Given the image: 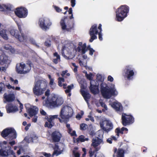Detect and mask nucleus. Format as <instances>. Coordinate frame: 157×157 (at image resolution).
<instances>
[{"label":"nucleus","instance_id":"f257e3e1","mask_svg":"<svg viewBox=\"0 0 157 157\" xmlns=\"http://www.w3.org/2000/svg\"><path fill=\"white\" fill-rule=\"evenodd\" d=\"M100 86L102 95L105 98L109 99L112 96H116L118 94L114 84L108 86L105 83L102 82Z\"/></svg>","mask_w":157,"mask_h":157},{"label":"nucleus","instance_id":"f03ea898","mask_svg":"<svg viewBox=\"0 0 157 157\" xmlns=\"http://www.w3.org/2000/svg\"><path fill=\"white\" fill-rule=\"evenodd\" d=\"M76 51L75 49L73 44L67 41L65 42L63 44L61 53L62 56L65 58L68 59H72L75 56Z\"/></svg>","mask_w":157,"mask_h":157},{"label":"nucleus","instance_id":"7ed1b4c3","mask_svg":"<svg viewBox=\"0 0 157 157\" xmlns=\"http://www.w3.org/2000/svg\"><path fill=\"white\" fill-rule=\"evenodd\" d=\"M73 113V110L71 107L68 106H63L59 115L62 119H59V121L61 123L67 122L69 118L72 116Z\"/></svg>","mask_w":157,"mask_h":157},{"label":"nucleus","instance_id":"20e7f679","mask_svg":"<svg viewBox=\"0 0 157 157\" xmlns=\"http://www.w3.org/2000/svg\"><path fill=\"white\" fill-rule=\"evenodd\" d=\"M51 96L52 97L49 98V102L47 106L51 108H56L60 106L63 103V98L61 96L55 94Z\"/></svg>","mask_w":157,"mask_h":157},{"label":"nucleus","instance_id":"39448f33","mask_svg":"<svg viewBox=\"0 0 157 157\" xmlns=\"http://www.w3.org/2000/svg\"><path fill=\"white\" fill-rule=\"evenodd\" d=\"M47 86L46 82L43 81H39L37 82L33 88L34 94L36 96H40L44 93Z\"/></svg>","mask_w":157,"mask_h":157},{"label":"nucleus","instance_id":"423d86ee","mask_svg":"<svg viewBox=\"0 0 157 157\" xmlns=\"http://www.w3.org/2000/svg\"><path fill=\"white\" fill-rule=\"evenodd\" d=\"M128 8L126 5L120 6L116 12V17L115 19L118 21H121L127 17Z\"/></svg>","mask_w":157,"mask_h":157},{"label":"nucleus","instance_id":"0eeeda50","mask_svg":"<svg viewBox=\"0 0 157 157\" xmlns=\"http://www.w3.org/2000/svg\"><path fill=\"white\" fill-rule=\"evenodd\" d=\"M7 142L4 141L3 144H0V155L2 156H6L11 155V157H16L10 147L6 144Z\"/></svg>","mask_w":157,"mask_h":157},{"label":"nucleus","instance_id":"6e6552de","mask_svg":"<svg viewBox=\"0 0 157 157\" xmlns=\"http://www.w3.org/2000/svg\"><path fill=\"white\" fill-rule=\"evenodd\" d=\"M38 24L41 29L46 31L49 29L52 25V23L48 18L41 17L39 19Z\"/></svg>","mask_w":157,"mask_h":157},{"label":"nucleus","instance_id":"1a4fd4ad","mask_svg":"<svg viewBox=\"0 0 157 157\" xmlns=\"http://www.w3.org/2000/svg\"><path fill=\"white\" fill-rule=\"evenodd\" d=\"M1 135L4 138L13 139L16 138V134L15 130L13 128H6L2 132Z\"/></svg>","mask_w":157,"mask_h":157},{"label":"nucleus","instance_id":"9d476101","mask_svg":"<svg viewBox=\"0 0 157 157\" xmlns=\"http://www.w3.org/2000/svg\"><path fill=\"white\" fill-rule=\"evenodd\" d=\"M60 25L62 29L64 31H69L73 27V24L68 22L67 17H64L61 19Z\"/></svg>","mask_w":157,"mask_h":157},{"label":"nucleus","instance_id":"9b49d317","mask_svg":"<svg viewBox=\"0 0 157 157\" xmlns=\"http://www.w3.org/2000/svg\"><path fill=\"white\" fill-rule=\"evenodd\" d=\"M15 15L19 18H24L28 14V10L25 8L21 7L16 9L14 10Z\"/></svg>","mask_w":157,"mask_h":157},{"label":"nucleus","instance_id":"f8f14e48","mask_svg":"<svg viewBox=\"0 0 157 157\" xmlns=\"http://www.w3.org/2000/svg\"><path fill=\"white\" fill-rule=\"evenodd\" d=\"M100 126L104 131L108 132L113 128V125L111 121L109 120H105L100 122Z\"/></svg>","mask_w":157,"mask_h":157},{"label":"nucleus","instance_id":"ddd939ff","mask_svg":"<svg viewBox=\"0 0 157 157\" xmlns=\"http://www.w3.org/2000/svg\"><path fill=\"white\" fill-rule=\"evenodd\" d=\"M10 33L11 35L17 38L20 41H26V39L27 38V36L21 33V35L20 36L19 32L16 29H11L10 31Z\"/></svg>","mask_w":157,"mask_h":157},{"label":"nucleus","instance_id":"4468645a","mask_svg":"<svg viewBox=\"0 0 157 157\" xmlns=\"http://www.w3.org/2000/svg\"><path fill=\"white\" fill-rule=\"evenodd\" d=\"M78 80L79 84H80L81 88V94L86 101L87 103H88V99L90 98V96L89 93L84 91V90L85 88V86L84 85L85 83L84 79H82L80 80L79 79H78Z\"/></svg>","mask_w":157,"mask_h":157},{"label":"nucleus","instance_id":"2eb2a0df","mask_svg":"<svg viewBox=\"0 0 157 157\" xmlns=\"http://www.w3.org/2000/svg\"><path fill=\"white\" fill-rule=\"evenodd\" d=\"M89 33L91 37L89 41L91 42L97 38L96 35L98 33V30L96 25H94L91 27L90 29Z\"/></svg>","mask_w":157,"mask_h":157},{"label":"nucleus","instance_id":"dca6fc26","mask_svg":"<svg viewBox=\"0 0 157 157\" xmlns=\"http://www.w3.org/2000/svg\"><path fill=\"white\" fill-rule=\"evenodd\" d=\"M103 142L102 139L99 138L98 137L93 138L92 140L91 146H93L95 149V151H98L100 147H98L101 144H103Z\"/></svg>","mask_w":157,"mask_h":157},{"label":"nucleus","instance_id":"f3484780","mask_svg":"<svg viewBox=\"0 0 157 157\" xmlns=\"http://www.w3.org/2000/svg\"><path fill=\"white\" fill-rule=\"evenodd\" d=\"M90 89L91 92L94 94L97 93L98 92V86L99 83L93 79L90 81Z\"/></svg>","mask_w":157,"mask_h":157},{"label":"nucleus","instance_id":"a211bd4d","mask_svg":"<svg viewBox=\"0 0 157 157\" xmlns=\"http://www.w3.org/2000/svg\"><path fill=\"white\" fill-rule=\"evenodd\" d=\"M109 105L117 111H120L122 109L121 104L117 101H112L111 99L109 101Z\"/></svg>","mask_w":157,"mask_h":157},{"label":"nucleus","instance_id":"6ab92c4d","mask_svg":"<svg viewBox=\"0 0 157 157\" xmlns=\"http://www.w3.org/2000/svg\"><path fill=\"white\" fill-rule=\"evenodd\" d=\"M6 110L7 113H14L18 110L17 106L12 104H10L6 107Z\"/></svg>","mask_w":157,"mask_h":157},{"label":"nucleus","instance_id":"aec40b11","mask_svg":"<svg viewBox=\"0 0 157 157\" xmlns=\"http://www.w3.org/2000/svg\"><path fill=\"white\" fill-rule=\"evenodd\" d=\"M21 67L23 69V74L28 72L31 69V65L28 63H24L22 62L21 63Z\"/></svg>","mask_w":157,"mask_h":157},{"label":"nucleus","instance_id":"412c9836","mask_svg":"<svg viewBox=\"0 0 157 157\" xmlns=\"http://www.w3.org/2000/svg\"><path fill=\"white\" fill-rule=\"evenodd\" d=\"M52 137L54 141L59 142L61 137V135L58 131H55L52 133Z\"/></svg>","mask_w":157,"mask_h":157},{"label":"nucleus","instance_id":"4be33fe9","mask_svg":"<svg viewBox=\"0 0 157 157\" xmlns=\"http://www.w3.org/2000/svg\"><path fill=\"white\" fill-rule=\"evenodd\" d=\"M54 149V151L52 156V157H53L55 155H56V156H57L58 155L61 154L63 150V148L59 147L56 144L55 145Z\"/></svg>","mask_w":157,"mask_h":157},{"label":"nucleus","instance_id":"5701e85b","mask_svg":"<svg viewBox=\"0 0 157 157\" xmlns=\"http://www.w3.org/2000/svg\"><path fill=\"white\" fill-rule=\"evenodd\" d=\"M82 43L80 42L79 43V46L78 47L77 50L79 52L81 51V53L82 54L85 53L87 51L86 49V43H84L82 45Z\"/></svg>","mask_w":157,"mask_h":157},{"label":"nucleus","instance_id":"b1692460","mask_svg":"<svg viewBox=\"0 0 157 157\" xmlns=\"http://www.w3.org/2000/svg\"><path fill=\"white\" fill-rule=\"evenodd\" d=\"M28 113L31 117L36 115L38 111V109L36 106H33L28 109Z\"/></svg>","mask_w":157,"mask_h":157},{"label":"nucleus","instance_id":"393cba45","mask_svg":"<svg viewBox=\"0 0 157 157\" xmlns=\"http://www.w3.org/2000/svg\"><path fill=\"white\" fill-rule=\"evenodd\" d=\"M3 27H0V35L5 40L8 39V38L7 34V30L3 29Z\"/></svg>","mask_w":157,"mask_h":157},{"label":"nucleus","instance_id":"a878e982","mask_svg":"<svg viewBox=\"0 0 157 157\" xmlns=\"http://www.w3.org/2000/svg\"><path fill=\"white\" fill-rule=\"evenodd\" d=\"M4 96L5 99L8 102H12L14 101L15 99L14 95L12 94L7 95L6 94H5Z\"/></svg>","mask_w":157,"mask_h":157},{"label":"nucleus","instance_id":"bb28decb","mask_svg":"<svg viewBox=\"0 0 157 157\" xmlns=\"http://www.w3.org/2000/svg\"><path fill=\"white\" fill-rule=\"evenodd\" d=\"M53 55V62L55 64H56L60 61V56L57 52H55Z\"/></svg>","mask_w":157,"mask_h":157},{"label":"nucleus","instance_id":"cd10ccee","mask_svg":"<svg viewBox=\"0 0 157 157\" xmlns=\"http://www.w3.org/2000/svg\"><path fill=\"white\" fill-rule=\"evenodd\" d=\"M127 128H125L122 127L121 129L119 128H117L116 129L115 132L117 133V135L118 137L119 136V133L123 134L124 131H127Z\"/></svg>","mask_w":157,"mask_h":157},{"label":"nucleus","instance_id":"c85d7f7f","mask_svg":"<svg viewBox=\"0 0 157 157\" xmlns=\"http://www.w3.org/2000/svg\"><path fill=\"white\" fill-rule=\"evenodd\" d=\"M128 115L125 113H123L122 115V123L124 126H126L128 124L127 120Z\"/></svg>","mask_w":157,"mask_h":157},{"label":"nucleus","instance_id":"c756f323","mask_svg":"<svg viewBox=\"0 0 157 157\" xmlns=\"http://www.w3.org/2000/svg\"><path fill=\"white\" fill-rule=\"evenodd\" d=\"M50 90L49 89H48L47 91L45 92V95L47 97V100L45 102L46 103V105H47L48 104L49 102V98H51V96L52 95H55L54 94H50Z\"/></svg>","mask_w":157,"mask_h":157},{"label":"nucleus","instance_id":"7c9ffc66","mask_svg":"<svg viewBox=\"0 0 157 157\" xmlns=\"http://www.w3.org/2000/svg\"><path fill=\"white\" fill-rule=\"evenodd\" d=\"M66 127L68 129V132L72 136L75 135V131H72V129L70 127V125L69 124H66Z\"/></svg>","mask_w":157,"mask_h":157},{"label":"nucleus","instance_id":"2f4dec72","mask_svg":"<svg viewBox=\"0 0 157 157\" xmlns=\"http://www.w3.org/2000/svg\"><path fill=\"white\" fill-rule=\"evenodd\" d=\"M3 47L5 49L9 50L11 53H13L15 52V50L14 48L9 45H5L3 46Z\"/></svg>","mask_w":157,"mask_h":157},{"label":"nucleus","instance_id":"473e14b6","mask_svg":"<svg viewBox=\"0 0 157 157\" xmlns=\"http://www.w3.org/2000/svg\"><path fill=\"white\" fill-rule=\"evenodd\" d=\"M58 117L57 115H50L49 117H48L47 119L48 121L49 122H52L55 119H57Z\"/></svg>","mask_w":157,"mask_h":157},{"label":"nucleus","instance_id":"72a5a7b5","mask_svg":"<svg viewBox=\"0 0 157 157\" xmlns=\"http://www.w3.org/2000/svg\"><path fill=\"white\" fill-rule=\"evenodd\" d=\"M124 152L123 150L121 149H119L117 152V157H124Z\"/></svg>","mask_w":157,"mask_h":157},{"label":"nucleus","instance_id":"f704fd0d","mask_svg":"<svg viewBox=\"0 0 157 157\" xmlns=\"http://www.w3.org/2000/svg\"><path fill=\"white\" fill-rule=\"evenodd\" d=\"M23 69L21 67V63L19 64H17L16 67V71L19 74H23Z\"/></svg>","mask_w":157,"mask_h":157},{"label":"nucleus","instance_id":"c9c22d12","mask_svg":"<svg viewBox=\"0 0 157 157\" xmlns=\"http://www.w3.org/2000/svg\"><path fill=\"white\" fill-rule=\"evenodd\" d=\"M88 140L89 138H85L84 136L81 135L77 139V142H79V141H80L81 142H83L85 141H88Z\"/></svg>","mask_w":157,"mask_h":157},{"label":"nucleus","instance_id":"e433bc0d","mask_svg":"<svg viewBox=\"0 0 157 157\" xmlns=\"http://www.w3.org/2000/svg\"><path fill=\"white\" fill-rule=\"evenodd\" d=\"M80 65L82 67H86V65L87 60L86 59H79Z\"/></svg>","mask_w":157,"mask_h":157},{"label":"nucleus","instance_id":"4c0bfd02","mask_svg":"<svg viewBox=\"0 0 157 157\" xmlns=\"http://www.w3.org/2000/svg\"><path fill=\"white\" fill-rule=\"evenodd\" d=\"M78 149L77 147H75L73 151V157H79L80 154L77 151Z\"/></svg>","mask_w":157,"mask_h":157},{"label":"nucleus","instance_id":"58836bf2","mask_svg":"<svg viewBox=\"0 0 157 157\" xmlns=\"http://www.w3.org/2000/svg\"><path fill=\"white\" fill-rule=\"evenodd\" d=\"M74 88V85L73 84H71L70 85H69L67 86V89L65 90L66 93H70L72 89Z\"/></svg>","mask_w":157,"mask_h":157},{"label":"nucleus","instance_id":"ea45409f","mask_svg":"<svg viewBox=\"0 0 157 157\" xmlns=\"http://www.w3.org/2000/svg\"><path fill=\"white\" fill-rule=\"evenodd\" d=\"M3 7L4 9V10H10L12 8V6L10 4H8L3 5Z\"/></svg>","mask_w":157,"mask_h":157},{"label":"nucleus","instance_id":"a19ab883","mask_svg":"<svg viewBox=\"0 0 157 157\" xmlns=\"http://www.w3.org/2000/svg\"><path fill=\"white\" fill-rule=\"evenodd\" d=\"M49 85L51 88L52 89H54L56 88V85L54 82V80L50 81Z\"/></svg>","mask_w":157,"mask_h":157},{"label":"nucleus","instance_id":"79ce46f5","mask_svg":"<svg viewBox=\"0 0 157 157\" xmlns=\"http://www.w3.org/2000/svg\"><path fill=\"white\" fill-rule=\"evenodd\" d=\"M134 121V118L131 115H128V124L133 123Z\"/></svg>","mask_w":157,"mask_h":157},{"label":"nucleus","instance_id":"37998d69","mask_svg":"<svg viewBox=\"0 0 157 157\" xmlns=\"http://www.w3.org/2000/svg\"><path fill=\"white\" fill-rule=\"evenodd\" d=\"M63 77H59L58 78V85L60 87L62 86V82H64L65 81V80Z\"/></svg>","mask_w":157,"mask_h":157},{"label":"nucleus","instance_id":"c03bdc74","mask_svg":"<svg viewBox=\"0 0 157 157\" xmlns=\"http://www.w3.org/2000/svg\"><path fill=\"white\" fill-rule=\"evenodd\" d=\"M86 76L88 79L91 81L93 80L94 75L92 73H90L89 74H88L86 73Z\"/></svg>","mask_w":157,"mask_h":157},{"label":"nucleus","instance_id":"a18cd8bd","mask_svg":"<svg viewBox=\"0 0 157 157\" xmlns=\"http://www.w3.org/2000/svg\"><path fill=\"white\" fill-rule=\"evenodd\" d=\"M97 79L98 81L102 82L104 81V78L101 74H98L97 75Z\"/></svg>","mask_w":157,"mask_h":157},{"label":"nucleus","instance_id":"49530a36","mask_svg":"<svg viewBox=\"0 0 157 157\" xmlns=\"http://www.w3.org/2000/svg\"><path fill=\"white\" fill-rule=\"evenodd\" d=\"M6 86L9 89H12L13 90H20V88L18 87H17L16 88H15L14 86H12L10 84H8V85H6Z\"/></svg>","mask_w":157,"mask_h":157},{"label":"nucleus","instance_id":"de8ad7c7","mask_svg":"<svg viewBox=\"0 0 157 157\" xmlns=\"http://www.w3.org/2000/svg\"><path fill=\"white\" fill-rule=\"evenodd\" d=\"M53 7L55 11L57 13H60L62 11V9L58 6L54 5Z\"/></svg>","mask_w":157,"mask_h":157},{"label":"nucleus","instance_id":"09e8293b","mask_svg":"<svg viewBox=\"0 0 157 157\" xmlns=\"http://www.w3.org/2000/svg\"><path fill=\"white\" fill-rule=\"evenodd\" d=\"M17 25L18 26L19 30V31L20 32V33H21V31L22 30V29L24 27V25L23 24L21 23H17Z\"/></svg>","mask_w":157,"mask_h":157},{"label":"nucleus","instance_id":"8fccbe9b","mask_svg":"<svg viewBox=\"0 0 157 157\" xmlns=\"http://www.w3.org/2000/svg\"><path fill=\"white\" fill-rule=\"evenodd\" d=\"M53 126L52 122H46L44 126L45 127H48L49 128H51Z\"/></svg>","mask_w":157,"mask_h":157},{"label":"nucleus","instance_id":"3c124183","mask_svg":"<svg viewBox=\"0 0 157 157\" xmlns=\"http://www.w3.org/2000/svg\"><path fill=\"white\" fill-rule=\"evenodd\" d=\"M87 49L90 51L89 54L91 56L92 55L93 53L95 52V50L91 48L90 45L88 46Z\"/></svg>","mask_w":157,"mask_h":157},{"label":"nucleus","instance_id":"603ef678","mask_svg":"<svg viewBox=\"0 0 157 157\" xmlns=\"http://www.w3.org/2000/svg\"><path fill=\"white\" fill-rule=\"evenodd\" d=\"M95 151H93L91 148H90L89 151V155L90 157H96V155H94Z\"/></svg>","mask_w":157,"mask_h":157},{"label":"nucleus","instance_id":"864d4df0","mask_svg":"<svg viewBox=\"0 0 157 157\" xmlns=\"http://www.w3.org/2000/svg\"><path fill=\"white\" fill-rule=\"evenodd\" d=\"M99 103L101 106L104 107L105 110H107L108 109V108L107 106L106 105H105L103 102H102V101L101 100H100L99 101Z\"/></svg>","mask_w":157,"mask_h":157},{"label":"nucleus","instance_id":"5fc2aeb1","mask_svg":"<svg viewBox=\"0 0 157 157\" xmlns=\"http://www.w3.org/2000/svg\"><path fill=\"white\" fill-rule=\"evenodd\" d=\"M32 141L33 142H36L38 141V137L35 135H33L31 136Z\"/></svg>","mask_w":157,"mask_h":157},{"label":"nucleus","instance_id":"6e6d98bb","mask_svg":"<svg viewBox=\"0 0 157 157\" xmlns=\"http://www.w3.org/2000/svg\"><path fill=\"white\" fill-rule=\"evenodd\" d=\"M24 140L28 143L32 141L31 137H30L29 136H27L25 137Z\"/></svg>","mask_w":157,"mask_h":157},{"label":"nucleus","instance_id":"4d7b16f0","mask_svg":"<svg viewBox=\"0 0 157 157\" xmlns=\"http://www.w3.org/2000/svg\"><path fill=\"white\" fill-rule=\"evenodd\" d=\"M80 128L82 130H85L87 127V125L85 124H82L80 125Z\"/></svg>","mask_w":157,"mask_h":157},{"label":"nucleus","instance_id":"13d9d810","mask_svg":"<svg viewBox=\"0 0 157 157\" xmlns=\"http://www.w3.org/2000/svg\"><path fill=\"white\" fill-rule=\"evenodd\" d=\"M5 85L4 84L2 83H0V93L3 91L4 90Z\"/></svg>","mask_w":157,"mask_h":157},{"label":"nucleus","instance_id":"bf43d9fd","mask_svg":"<svg viewBox=\"0 0 157 157\" xmlns=\"http://www.w3.org/2000/svg\"><path fill=\"white\" fill-rule=\"evenodd\" d=\"M89 120H90L91 121L93 122L94 121V119L93 117L90 114L88 116V117L86 118V121H88Z\"/></svg>","mask_w":157,"mask_h":157},{"label":"nucleus","instance_id":"052dcab7","mask_svg":"<svg viewBox=\"0 0 157 157\" xmlns=\"http://www.w3.org/2000/svg\"><path fill=\"white\" fill-rule=\"evenodd\" d=\"M134 72L132 70L128 72V79L131 77L132 76L134 75Z\"/></svg>","mask_w":157,"mask_h":157},{"label":"nucleus","instance_id":"680f3d73","mask_svg":"<svg viewBox=\"0 0 157 157\" xmlns=\"http://www.w3.org/2000/svg\"><path fill=\"white\" fill-rule=\"evenodd\" d=\"M107 80L110 82H112L113 81V78L111 75H109L107 77Z\"/></svg>","mask_w":157,"mask_h":157},{"label":"nucleus","instance_id":"e2e57ef3","mask_svg":"<svg viewBox=\"0 0 157 157\" xmlns=\"http://www.w3.org/2000/svg\"><path fill=\"white\" fill-rule=\"evenodd\" d=\"M71 6L72 7H74L76 4L75 0H71Z\"/></svg>","mask_w":157,"mask_h":157},{"label":"nucleus","instance_id":"0e129e2a","mask_svg":"<svg viewBox=\"0 0 157 157\" xmlns=\"http://www.w3.org/2000/svg\"><path fill=\"white\" fill-rule=\"evenodd\" d=\"M42 154L45 156L46 157H50L51 156V155L50 153H48L46 152H43Z\"/></svg>","mask_w":157,"mask_h":157},{"label":"nucleus","instance_id":"69168bd1","mask_svg":"<svg viewBox=\"0 0 157 157\" xmlns=\"http://www.w3.org/2000/svg\"><path fill=\"white\" fill-rule=\"evenodd\" d=\"M68 72L67 70H66L65 71H63L61 73V75L62 77H64L65 75H66V73Z\"/></svg>","mask_w":157,"mask_h":157},{"label":"nucleus","instance_id":"338daca9","mask_svg":"<svg viewBox=\"0 0 157 157\" xmlns=\"http://www.w3.org/2000/svg\"><path fill=\"white\" fill-rule=\"evenodd\" d=\"M40 114L43 115H46V113L45 112V111H44V110H43L42 109H40Z\"/></svg>","mask_w":157,"mask_h":157},{"label":"nucleus","instance_id":"774afa93","mask_svg":"<svg viewBox=\"0 0 157 157\" xmlns=\"http://www.w3.org/2000/svg\"><path fill=\"white\" fill-rule=\"evenodd\" d=\"M96 157H104V156L102 154L98 153L96 155Z\"/></svg>","mask_w":157,"mask_h":157}]
</instances>
